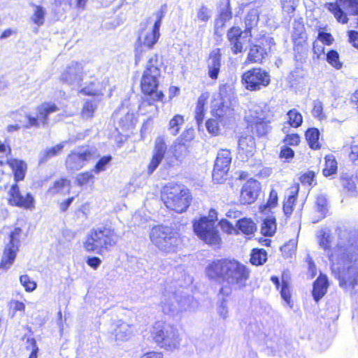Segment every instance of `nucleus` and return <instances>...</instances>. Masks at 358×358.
<instances>
[{"instance_id": "nucleus-31", "label": "nucleus", "mask_w": 358, "mask_h": 358, "mask_svg": "<svg viewBox=\"0 0 358 358\" xmlns=\"http://www.w3.org/2000/svg\"><path fill=\"white\" fill-rule=\"evenodd\" d=\"M319 138L320 131L316 128H310L306 132V139L312 149L317 150L320 148Z\"/></svg>"}, {"instance_id": "nucleus-28", "label": "nucleus", "mask_w": 358, "mask_h": 358, "mask_svg": "<svg viewBox=\"0 0 358 358\" xmlns=\"http://www.w3.org/2000/svg\"><path fill=\"white\" fill-rule=\"evenodd\" d=\"M65 143V142L59 143L41 152L39 155V164L46 163L50 159L57 156L62 150Z\"/></svg>"}, {"instance_id": "nucleus-36", "label": "nucleus", "mask_w": 358, "mask_h": 358, "mask_svg": "<svg viewBox=\"0 0 358 358\" xmlns=\"http://www.w3.org/2000/svg\"><path fill=\"white\" fill-rule=\"evenodd\" d=\"M325 166L323 169V174L327 177L335 174L338 166L335 157L333 155H327L325 158Z\"/></svg>"}, {"instance_id": "nucleus-2", "label": "nucleus", "mask_w": 358, "mask_h": 358, "mask_svg": "<svg viewBox=\"0 0 358 358\" xmlns=\"http://www.w3.org/2000/svg\"><path fill=\"white\" fill-rule=\"evenodd\" d=\"M209 280L225 283L219 290L223 297L231 294L232 289H240L245 287L249 278V270L242 263L234 259H217L210 262L205 268Z\"/></svg>"}, {"instance_id": "nucleus-6", "label": "nucleus", "mask_w": 358, "mask_h": 358, "mask_svg": "<svg viewBox=\"0 0 358 358\" xmlns=\"http://www.w3.org/2000/svg\"><path fill=\"white\" fill-rule=\"evenodd\" d=\"M162 62L157 54L150 55L141 80V87L143 94L149 95L153 101H162L164 94L157 91L159 78L161 76Z\"/></svg>"}, {"instance_id": "nucleus-53", "label": "nucleus", "mask_w": 358, "mask_h": 358, "mask_svg": "<svg viewBox=\"0 0 358 358\" xmlns=\"http://www.w3.org/2000/svg\"><path fill=\"white\" fill-rule=\"evenodd\" d=\"M226 4L220 9L219 17L227 22L231 19L232 13L229 0H225Z\"/></svg>"}, {"instance_id": "nucleus-1", "label": "nucleus", "mask_w": 358, "mask_h": 358, "mask_svg": "<svg viewBox=\"0 0 358 358\" xmlns=\"http://www.w3.org/2000/svg\"><path fill=\"white\" fill-rule=\"evenodd\" d=\"M317 238L320 248L327 252L332 271L338 273L340 286L355 288L358 284V271L353 264L358 259L357 232L355 230H341L337 245L331 252L332 238L329 229L320 230Z\"/></svg>"}, {"instance_id": "nucleus-29", "label": "nucleus", "mask_w": 358, "mask_h": 358, "mask_svg": "<svg viewBox=\"0 0 358 358\" xmlns=\"http://www.w3.org/2000/svg\"><path fill=\"white\" fill-rule=\"evenodd\" d=\"M70 191V181L65 178L55 181L52 187L48 189L50 194H66Z\"/></svg>"}, {"instance_id": "nucleus-14", "label": "nucleus", "mask_w": 358, "mask_h": 358, "mask_svg": "<svg viewBox=\"0 0 358 358\" xmlns=\"http://www.w3.org/2000/svg\"><path fill=\"white\" fill-rule=\"evenodd\" d=\"M59 110V108L53 102H43L36 108L34 113L26 114L27 122L24 124L26 128L39 127L45 126L48 123V117L50 114Z\"/></svg>"}, {"instance_id": "nucleus-22", "label": "nucleus", "mask_w": 358, "mask_h": 358, "mask_svg": "<svg viewBox=\"0 0 358 358\" xmlns=\"http://www.w3.org/2000/svg\"><path fill=\"white\" fill-rule=\"evenodd\" d=\"M221 67L220 49L213 50L209 55L207 61L208 75L212 80H217Z\"/></svg>"}, {"instance_id": "nucleus-8", "label": "nucleus", "mask_w": 358, "mask_h": 358, "mask_svg": "<svg viewBox=\"0 0 358 358\" xmlns=\"http://www.w3.org/2000/svg\"><path fill=\"white\" fill-rule=\"evenodd\" d=\"M162 200L167 208L181 213L189 206L192 196L189 190L184 185L170 182L164 188Z\"/></svg>"}, {"instance_id": "nucleus-11", "label": "nucleus", "mask_w": 358, "mask_h": 358, "mask_svg": "<svg viewBox=\"0 0 358 358\" xmlns=\"http://www.w3.org/2000/svg\"><path fill=\"white\" fill-rule=\"evenodd\" d=\"M259 12L257 8L251 9L245 18V29L243 32L239 27H233L227 33V38L234 54L241 52L243 49V41L251 36V29L259 21Z\"/></svg>"}, {"instance_id": "nucleus-9", "label": "nucleus", "mask_w": 358, "mask_h": 358, "mask_svg": "<svg viewBox=\"0 0 358 358\" xmlns=\"http://www.w3.org/2000/svg\"><path fill=\"white\" fill-rule=\"evenodd\" d=\"M118 239L114 230L106 227L92 229L84 242V248L88 252L100 254L103 250L114 246Z\"/></svg>"}, {"instance_id": "nucleus-17", "label": "nucleus", "mask_w": 358, "mask_h": 358, "mask_svg": "<svg viewBox=\"0 0 358 358\" xmlns=\"http://www.w3.org/2000/svg\"><path fill=\"white\" fill-rule=\"evenodd\" d=\"M21 232V229L17 227L10 233V242L5 248L2 259L0 263L1 268L7 270L13 265L16 258L17 252L18 251Z\"/></svg>"}, {"instance_id": "nucleus-63", "label": "nucleus", "mask_w": 358, "mask_h": 358, "mask_svg": "<svg viewBox=\"0 0 358 358\" xmlns=\"http://www.w3.org/2000/svg\"><path fill=\"white\" fill-rule=\"evenodd\" d=\"M315 179V173L313 171H308L301 177V180L303 183H307L309 185H313Z\"/></svg>"}, {"instance_id": "nucleus-62", "label": "nucleus", "mask_w": 358, "mask_h": 358, "mask_svg": "<svg viewBox=\"0 0 358 358\" xmlns=\"http://www.w3.org/2000/svg\"><path fill=\"white\" fill-rule=\"evenodd\" d=\"M294 34L299 37L304 31V25L300 20H294L293 24Z\"/></svg>"}, {"instance_id": "nucleus-24", "label": "nucleus", "mask_w": 358, "mask_h": 358, "mask_svg": "<svg viewBox=\"0 0 358 358\" xmlns=\"http://www.w3.org/2000/svg\"><path fill=\"white\" fill-rule=\"evenodd\" d=\"M132 327L122 320H117L113 324V334L117 341H127L132 334Z\"/></svg>"}, {"instance_id": "nucleus-12", "label": "nucleus", "mask_w": 358, "mask_h": 358, "mask_svg": "<svg viewBox=\"0 0 358 358\" xmlns=\"http://www.w3.org/2000/svg\"><path fill=\"white\" fill-rule=\"evenodd\" d=\"M151 335L154 341L162 348L172 350L179 344L177 329L162 321L156 322L152 326Z\"/></svg>"}, {"instance_id": "nucleus-50", "label": "nucleus", "mask_w": 358, "mask_h": 358, "mask_svg": "<svg viewBox=\"0 0 358 358\" xmlns=\"http://www.w3.org/2000/svg\"><path fill=\"white\" fill-rule=\"evenodd\" d=\"M313 108L312 110V114L313 117L318 118L319 120H322L325 117L324 114L323 113V103L320 100L317 99L313 101Z\"/></svg>"}, {"instance_id": "nucleus-52", "label": "nucleus", "mask_w": 358, "mask_h": 358, "mask_svg": "<svg viewBox=\"0 0 358 358\" xmlns=\"http://www.w3.org/2000/svg\"><path fill=\"white\" fill-rule=\"evenodd\" d=\"M120 125L124 130L129 129L134 125V115L127 113L119 122Z\"/></svg>"}, {"instance_id": "nucleus-60", "label": "nucleus", "mask_w": 358, "mask_h": 358, "mask_svg": "<svg viewBox=\"0 0 358 358\" xmlns=\"http://www.w3.org/2000/svg\"><path fill=\"white\" fill-rule=\"evenodd\" d=\"M222 229L227 233L231 234L232 231H236L234 225L226 219H222L220 222Z\"/></svg>"}, {"instance_id": "nucleus-47", "label": "nucleus", "mask_w": 358, "mask_h": 358, "mask_svg": "<svg viewBox=\"0 0 358 358\" xmlns=\"http://www.w3.org/2000/svg\"><path fill=\"white\" fill-rule=\"evenodd\" d=\"M20 282L27 292H31L37 287L36 282L31 280L29 276L27 275H22L20 277Z\"/></svg>"}, {"instance_id": "nucleus-55", "label": "nucleus", "mask_w": 358, "mask_h": 358, "mask_svg": "<svg viewBox=\"0 0 358 358\" xmlns=\"http://www.w3.org/2000/svg\"><path fill=\"white\" fill-rule=\"evenodd\" d=\"M278 199L277 192L274 189H271L266 204L264 206V208H273L275 207L278 204Z\"/></svg>"}, {"instance_id": "nucleus-21", "label": "nucleus", "mask_w": 358, "mask_h": 358, "mask_svg": "<svg viewBox=\"0 0 358 358\" xmlns=\"http://www.w3.org/2000/svg\"><path fill=\"white\" fill-rule=\"evenodd\" d=\"M10 201L17 206L24 207L25 208H30L34 204V197L29 193H27L24 196H22L19 190L17 184L12 185L10 190Z\"/></svg>"}, {"instance_id": "nucleus-32", "label": "nucleus", "mask_w": 358, "mask_h": 358, "mask_svg": "<svg viewBox=\"0 0 358 358\" xmlns=\"http://www.w3.org/2000/svg\"><path fill=\"white\" fill-rule=\"evenodd\" d=\"M238 148L246 155H252L255 149L254 138L250 136L241 137L238 140Z\"/></svg>"}, {"instance_id": "nucleus-25", "label": "nucleus", "mask_w": 358, "mask_h": 358, "mask_svg": "<svg viewBox=\"0 0 358 358\" xmlns=\"http://www.w3.org/2000/svg\"><path fill=\"white\" fill-rule=\"evenodd\" d=\"M232 115L233 110L222 102L219 103L217 107L215 106L212 110V115L218 118L222 126L227 124Z\"/></svg>"}, {"instance_id": "nucleus-30", "label": "nucleus", "mask_w": 358, "mask_h": 358, "mask_svg": "<svg viewBox=\"0 0 358 358\" xmlns=\"http://www.w3.org/2000/svg\"><path fill=\"white\" fill-rule=\"evenodd\" d=\"M236 227L242 233L248 235L252 234L256 230V224L255 222L251 219L245 217L236 221Z\"/></svg>"}, {"instance_id": "nucleus-54", "label": "nucleus", "mask_w": 358, "mask_h": 358, "mask_svg": "<svg viewBox=\"0 0 358 358\" xmlns=\"http://www.w3.org/2000/svg\"><path fill=\"white\" fill-rule=\"evenodd\" d=\"M252 130L259 136L265 135L268 131V125L264 122H257L252 126Z\"/></svg>"}, {"instance_id": "nucleus-61", "label": "nucleus", "mask_w": 358, "mask_h": 358, "mask_svg": "<svg viewBox=\"0 0 358 358\" xmlns=\"http://www.w3.org/2000/svg\"><path fill=\"white\" fill-rule=\"evenodd\" d=\"M294 156V152L289 147L284 146L282 148L280 157L286 159H292Z\"/></svg>"}, {"instance_id": "nucleus-10", "label": "nucleus", "mask_w": 358, "mask_h": 358, "mask_svg": "<svg viewBox=\"0 0 358 358\" xmlns=\"http://www.w3.org/2000/svg\"><path fill=\"white\" fill-rule=\"evenodd\" d=\"M150 238L159 250L165 252H176L180 244L179 234L167 226L154 227L150 233Z\"/></svg>"}, {"instance_id": "nucleus-37", "label": "nucleus", "mask_w": 358, "mask_h": 358, "mask_svg": "<svg viewBox=\"0 0 358 358\" xmlns=\"http://www.w3.org/2000/svg\"><path fill=\"white\" fill-rule=\"evenodd\" d=\"M267 260V253L264 249H253L251 253V264L259 266L264 264Z\"/></svg>"}, {"instance_id": "nucleus-5", "label": "nucleus", "mask_w": 358, "mask_h": 358, "mask_svg": "<svg viewBox=\"0 0 358 358\" xmlns=\"http://www.w3.org/2000/svg\"><path fill=\"white\" fill-rule=\"evenodd\" d=\"M196 301L192 296L166 287L162 294L161 307L164 314L176 316L194 308Z\"/></svg>"}, {"instance_id": "nucleus-64", "label": "nucleus", "mask_w": 358, "mask_h": 358, "mask_svg": "<svg viewBox=\"0 0 358 358\" xmlns=\"http://www.w3.org/2000/svg\"><path fill=\"white\" fill-rule=\"evenodd\" d=\"M348 36L352 46L358 49V31L354 30L349 31Z\"/></svg>"}, {"instance_id": "nucleus-46", "label": "nucleus", "mask_w": 358, "mask_h": 358, "mask_svg": "<svg viewBox=\"0 0 358 358\" xmlns=\"http://www.w3.org/2000/svg\"><path fill=\"white\" fill-rule=\"evenodd\" d=\"M327 61L337 69H340L342 67L343 64L339 60V54L336 50H331L327 53Z\"/></svg>"}, {"instance_id": "nucleus-26", "label": "nucleus", "mask_w": 358, "mask_h": 358, "mask_svg": "<svg viewBox=\"0 0 358 358\" xmlns=\"http://www.w3.org/2000/svg\"><path fill=\"white\" fill-rule=\"evenodd\" d=\"M8 163L14 173L15 181L17 182L22 180L25 176L27 164L18 159H11Z\"/></svg>"}, {"instance_id": "nucleus-43", "label": "nucleus", "mask_w": 358, "mask_h": 358, "mask_svg": "<svg viewBox=\"0 0 358 358\" xmlns=\"http://www.w3.org/2000/svg\"><path fill=\"white\" fill-rule=\"evenodd\" d=\"M316 208L320 213L321 217H325L328 210V201L326 196L323 194H319L316 199Z\"/></svg>"}, {"instance_id": "nucleus-18", "label": "nucleus", "mask_w": 358, "mask_h": 358, "mask_svg": "<svg viewBox=\"0 0 358 358\" xmlns=\"http://www.w3.org/2000/svg\"><path fill=\"white\" fill-rule=\"evenodd\" d=\"M231 162V152L227 149L220 150L215 162L213 170V180L220 183L227 174Z\"/></svg>"}, {"instance_id": "nucleus-23", "label": "nucleus", "mask_w": 358, "mask_h": 358, "mask_svg": "<svg viewBox=\"0 0 358 358\" xmlns=\"http://www.w3.org/2000/svg\"><path fill=\"white\" fill-rule=\"evenodd\" d=\"M328 286L329 282L327 275L321 273L313 282L312 294L316 302H318L325 295Z\"/></svg>"}, {"instance_id": "nucleus-16", "label": "nucleus", "mask_w": 358, "mask_h": 358, "mask_svg": "<svg viewBox=\"0 0 358 358\" xmlns=\"http://www.w3.org/2000/svg\"><path fill=\"white\" fill-rule=\"evenodd\" d=\"M94 154V150L90 147H83L72 151L66 157L67 169L74 171L82 169L92 159Z\"/></svg>"}, {"instance_id": "nucleus-15", "label": "nucleus", "mask_w": 358, "mask_h": 358, "mask_svg": "<svg viewBox=\"0 0 358 358\" xmlns=\"http://www.w3.org/2000/svg\"><path fill=\"white\" fill-rule=\"evenodd\" d=\"M338 3H327L324 5L330 13H331L336 21L341 24H347L348 17L347 13L341 8V6L348 10L352 15L358 16V0H338Z\"/></svg>"}, {"instance_id": "nucleus-58", "label": "nucleus", "mask_w": 358, "mask_h": 358, "mask_svg": "<svg viewBox=\"0 0 358 358\" xmlns=\"http://www.w3.org/2000/svg\"><path fill=\"white\" fill-rule=\"evenodd\" d=\"M94 178V175L91 172H85L79 174L76 180L79 185H84L87 184L90 180Z\"/></svg>"}, {"instance_id": "nucleus-19", "label": "nucleus", "mask_w": 358, "mask_h": 358, "mask_svg": "<svg viewBox=\"0 0 358 358\" xmlns=\"http://www.w3.org/2000/svg\"><path fill=\"white\" fill-rule=\"evenodd\" d=\"M167 151L166 143L162 136H158L155 142L151 161L148 166V174L151 175L157 169Z\"/></svg>"}, {"instance_id": "nucleus-4", "label": "nucleus", "mask_w": 358, "mask_h": 358, "mask_svg": "<svg viewBox=\"0 0 358 358\" xmlns=\"http://www.w3.org/2000/svg\"><path fill=\"white\" fill-rule=\"evenodd\" d=\"M61 80L73 87H80L83 83L85 86L80 90V92L88 96H97L102 94L100 84L96 79L90 78V80H86V74L84 68L78 62H71L62 73Z\"/></svg>"}, {"instance_id": "nucleus-27", "label": "nucleus", "mask_w": 358, "mask_h": 358, "mask_svg": "<svg viewBox=\"0 0 358 358\" xmlns=\"http://www.w3.org/2000/svg\"><path fill=\"white\" fill-rule=\"evenodd\" d=\"M267 52L264 47L254 45L250 48L248 60L251 63H262Z\"/></svg>"}, {"instance_id": "nucleus-33", "label": "nucleus", "mask_w": 358, "mask_h": 358, "mask_svg": "<svg viewBox=\"0 0 358 358\" xmlns=\"http://www.w3.org/2000/svg\"><path fill=\"white\" fill-rule=\"evenodd\" d=\"M342 186L347 190L349 196H356L357 191L352 178L348 173H343L341 176Z\"/></svg>"}, {"instance_id": "nucleus-3", "label": "nucleus", "mask_w": 358, "mask_h": 358, "mask_svg": "<svg viewBox=\"0 0 358 358\" xmlns=\"http://www.w3.org/2000/svg\"><path fill=\"white\" fill-rule=\"evenodd\" d=\"M164 16V12L161 9L141 24V29L138 40L141 45L138 46L135 50L136 63H138L141 59L143 47L151 49L157 43L160 36L159 29Z\"/></svg>"}, {"instance_id": "nucleus-34", "label": "nucleus", "mask_w": 358, "mask_h": 358, "mask_svg": "<svg viewBox=\"0 0 358 358\" xmlns=\"http://www.w3.org/2000/svg\"><path fill=\"white\" fill-rule=\"evenodd\" d=\"M276 230L275 218L269 216L264 220L262 225V233L264 236H271L274 234Z\"/></svg>"}, {"instance_id": "nucleus-56", "label": "nucleus", "mask_w": 358, "mask_h": 358, "mask_svg": "<svg viewBox=\"0 0 358 358\" xmlns=\"http://www.w3.org/2000/svg\"><path fill=\"white\" fill-rule=\"evenodd\" d=\"M350 152H349V158L352 162L358 160V143L355 140H352L350 145Z\"/></svg>"}, {"instance_id": "nucleus-42", "label": "nucleus", "mask_w": 358, "mask_h": 358, "mask_svg": "<svg viewBox=\"0 0 358 358\" xmlns=\"http://www.w3.org/2000/svg\"><path fill=\"white\" fill-rule=\"evenodd\" d=\"M280 295L282 299L287 305L292 307L291 293L288 281L285 279V274L282 275V284L280 289Z\"/></svg>"}, {"instance_id": "nucleus-13", "label": "nucleus", "mask_w": 358, "mask_h": 358, "mask_svg": "<svg viewBox=\"0 0 358 358\" xmlns=\"http://www.w3.org/2000/svg\"><path fill=\"white\" fill-rule=\"evenodd\" d=\"M241 80L246 90L259 91L269 85L271 76L262 68H252L243 73Z\"/></svg>"}, {"instance_id": "nucleus-49", "label": "nucleus", "mask_w": 358, "mask_h": 358, "mask_svg": "<svg viewBox=\"0 0 358 358\" xmlns=\"http://www.w3.org/2000/svg\"><path fill=\"white\" fill-rule=\"evenodd\" d=\"M211 10L206 6H202L197 10L196 19L201 22H206L211 17Z\"/></svg>"}, {"instance_id": "nucleus-45", "label": "nucleus", "mask_w": 358, "mask_h": 358, "mask_svg": "<svg viewBox=\"0 0 358 358\" xmlns=\"http://www.w3.org/2000/svg\"><path fill=\"white\" fill-rule=\"evenodd\" d=\"M220 125H222L218 118L213 116V117L208 119L206 122V127L207 131L213 134L217 135L220 130Z\"/></svg>"}, {"instance_id": "nucleus-39", "label": "nucleus", "mask_w": 358, "mask_h": 358, "mask_svg": "<svg viewBox=\"0 0 358 358\" xmlns=\"http://www.w3.org/2000/svg\"><path fill=\"white\" fill-rule=\"evenodd\" d=\"M184 123L183 116L180 115H176L169 121L168 130L171 134L176 136L179 133L180 126Z\"/></svg>"}, {"instance_id": "nucleus-40", "label": "nucleus", "mask_w": 358, "mask_h": 358, "mask_svg": "<svg viewBox=\"0 0 358 358\" xmlns=\"http://www.w3.org/2000/svg\"><path fill=\"white\" fill-rule=\"evenodd\" d=\"M97 108V101L95 99L87 100L83 105L82 117L85 119L91 118Z\"/></svg>"}, {"instance_id": "nucleus-57", "label": "nucleus", "mask_w": 358, "mask_h": 358, "mask_svg": "<svg viewBox=\"0 0 358 358\" xmlns=\"http://www.w3.org/2000/svg\"><path fill=\"white\" fill-rule=\"evenodd\" d=\"M10 309L12 310L11 317H13L16 312H24L25 305L23 302L19 301H13L10 303Z\"/></svg>"}, {"instance_id": "nucleus-51", "label": "nucleus", "mask_w": 358, "mask_h": 358, "mask_svg": "<svg viewBox=\"0 0 358 358\" xmlns=\"http://www.w3.org/2000/svg\"><path fill=\"white\" fill-rule=\"evenodd\" d=\"M324 27H320L318 30L317 38L322 42V43L330 45L334 41V38L330 33H327L324 31Z\"/></svg>"}, {"instance_id": "nucleus-20", "label": "nucleus", "mask_w": 358, "mask_h": 358, "mask_svg": "<svg viewBox=\"0 0 358 358\" xmlns=\"http://www.w3.org/2000/svg\"><path fill=\"white\" fill-rule=\"evenodd\" d=\"M261 190L260 183L254 179L248 180L242 187L240 201L242 204H251L257 199Z\"/></svg>"}, {"instance_id": "nucleus-7", "label": "nucleus", "mask_w": 358, "mask_h": 358, "mask_svg": "<svg viewBox=\"0 0 358 358\" xmlns=\"http://www.w3.org/2000/svg\"><path fill=\"white\" fill-rule=\"evenodd\" d=\"M217 211L211 208L208 216H203L193 223L194 231L206 244L217 247L221 243V237L216 224Z\"/></svg>"}, {"instance_id": "nucleus-35", "label": "nucleus", "mask_w": 358, "mask_h": 358, "mask_svg": "<svg viewBox=\"0 0 358 358\" xmlns=\"http://www.w3.org/2000/svg\"><path fill=\"white\" fill-rule=\"evenodd\" d=\"M33 15L31 17V20L37 26L40 27L44 24L45 15L46 14L45 9L41 6L36 4H32Z\"/></svg>"}, {"instance_id": "nucleus-48", "label": "nucleus", "mask_w": 358, "mask_h": 358, "mask_svg": "<svg viewBox=\"0 0 358 358\" xmlns=\"http://www.w3.org/2000/svg\"><path fill=\"white\" fill-rule=\"evenodd\" d=\"M112 157L110 155L102 157L96 164L93 171L96 173H99L106 169L107 166L110 163Z\"/></svg>"}, {"instance_id": "nucleus-38", "label": "nucleus", "mask_w": 358, "mask_h": 358, "mask_svg": "<svg viewBox=\"0 0 358 358\" xmlns=\"http://www.w3.org/2000/svg\"><path fill=\"white\" fill-rule=\"evenodd\" d=\"M206 99L201 96L198 99L195 108V120L198 127L202 124L205 116Z\"/></svg>"}, {"instance_id": "nucleus-41", "label": "nucleus", "mask_w": 358, "mask_h": 358, "mask_svg": "<svg viewBox=\"0 0 358 358\" xmlns=\"http://www.w3.org/2000/svg\"><path fill=\"white\" fill-rule=\"evenodd\" d=\"M288 117V124L294 128L300 127L303 122L301 114L296 109H292L287 113Z\"/></svg>"}, {"instance_id": "nucleus-59", "label": "nucleus", "mask_w": 358, "mask_h": 358, "mask_svg": "<svg viewBox=\"0 0 358 358\" xmlns=\"http://www.w3.org/2000/svg\"><path fill=\"white\" fill-rule=\"evenodd\" d=\"M284 142L286 145H297L300 142V136L296 134H287Z\"/></svg>"}, {"instance_id": "nucleus-44", "label": "nucleus", "mask_w": 358, "mask_h": 358, "mask_svg": "<svg viewBox=\"0 0 358 358\" xmlns=\"http://www.w3.org/2000/svg\"><path fill=\"white\" fill-rule=\"evenodd\" d=\"M298 191L291 192V194L283 203V211L288 216L292 213L293 206L296 201Z\"/></svg>"}]
</instances>
